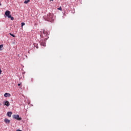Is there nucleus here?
<instances>
[{"label": "nucleus", "mask_w": 131, "mask_h": 131, "mask_svg": "<svg viewBox=\"0 0 131 131\" xmlns=\"http://www.w3.org/2000/svg\"><path fill=\"white\" fill-rule=\"evenodd\" d=\"M0 6H2V4H0Z\"/></svg>", "instance_id": "obj_18"}, {"label": "nucleus", "mask_w": 131, "mask_h": 131, "mask_svg": "<svg viewBox=\"0 0 131 131\" xmlns=\"http://www.w3.org/2000/svg\"><path fill=\"white\" fill-rule=\"evenodd\" d=\"M2 105V103H0V106Z\"/></svg>", "instance_id": "obj_17"}, {"label": "nucleus", "mask_w": 131, "mask_h": 131, "mask_svg": "<svg viewBox=\"0 0 131 131\" xmlns=\"http://www.w3.org/2000/svg\"><path fill=\"white\" fill-rule=\"evenodd\" d=\"M50 1H54V0H50Z\"/></svg>", "instance_id": "obj_19"}, {"label": "nucleus", "mask_w": 131, "mask_h": 131, "mask_svg": "<svg viewBox=\"0 0 131 131\" xmlns=\"http://www.w3.org/2000/svg\"><path fill=\"white\" fill-rule=\"evenodd\" d=\"M0 74H2V70L0 69Z\"/></svg>", "instance_id": "obj_16"}, {"label": "nucleus", "mask_w": 131, "mask_h": 131, "mask_svg": "<svg viewBox=\"0 0 131 131\" xmlns=\"http://www.w3.org/2000/svg\"><path fill=\"white\" fill-rule=\"evenodd\" d=\"M4 122H5V123L8 124L10 123V122H11V121L9 120V119H5Z\"/></svg>", "instance_id": "obj_6"}, {"label": "nucleus", "mask_w": 131, "mask_h": 131, "mask_svg": "<svg viewBox=\"0 0 131 131\" xmlns=\"http://www.w3.org/2000/svg\"><path fill=\"white\" fill-rule=\"evenodd\" d=\"M41 46H42L43 47H46V41H43L40 42Z\"/></svg>", "instance_id": "obj_8"}, {"label": "nucleus", "mask_w": 131, "mask_h": 131, "mask_svg": "<svg viewBox=\"0 0 131 131\" xmlns=\"http://www.w3.org/2000/svg\"><path fill=\"white\" fill-rule=\"evenodd\" d=\"M7 115L9 117H11V116H12V112H8L7 114Z\"/></svg>", "instance_id": "obj_9"}, {"label": "nucleus", "mask_w": 131, "mask_h": 131, "mask_svg": "<svg viewBox=\"0 0 131 131\" xmlns=\"http://www.w3.org/2000/svg\"><path fill=\"white\" fill-rule=\"evenodd\" d=\"M13 117L14 119H16V120H21L22 118H20V116L18 115H14L13 116Z\"/></svg>", "instance_id": "obj_3"}, {"label": "nucleus", "mask_w": 131, "mask_h": 131, "mask_svg": "<svg viewBox=\"0 0 131 131\" xmlns=\"http://www.w3.org/2000/svg\"><path fill=\"white\" fill-rule=\"evenodd\" d=\"M29 2H30V0H26L24 2V4H28Z\"/></svg>", "instance_id": "obj_11"}, {"label": "nucleus", "mask_w": 131, "mask_h": 131, "mask_svg": "<svg viewBox=\"0 0 131 131\" xmlns=\"http://www.w3.org/2000/svg\"><path fill=\"white\" fill-rule=\"evenodd\" d=\"M43 18L46 21L53 22L55 20V16L53 13H49L47 16H43Z\"/></svg>", "instance_id": "obj_1"}, {"label": "nucleus", "mask_w": 131, "mask_h": 131, "mask_svg": "<svg viewBox=\"0 0 131 131\" xmlns=\"http://www.w3.org/2000/svg\"><path fill=\"white\" fill-rule=\"evenodd\" d=\"M43 33L45 35V36H48V35H49L48 31H46L45 30H43Z\"/></svg>", "instance_id": "obj_5"}, {"label": "nucleus", "mask_w": 131, "mask_h": 131, "mask_svg": "<svg viewBox=\"0 0 131 131\" xmlns=\"http://www.w3.org/2000/svg\"><path fill=\"white\" fill-rule=\"evenodd\" d=\"M4 105L7 106V107H9V106H10V103L8 101H5L4 102Z\"/></svg>", "instance_id": "obj_4"}, {"label": "nucleus", "mask_w": 131, "mask_h": 131, "mask_svg": "<svg viewBox=\"0 0 131 131\" xmlns=\"http://www.w3.org/2000/svg\"><path fill=\"white\" fill-rule=\"evenodd\" d=\"M4 97H5V98H7L8 97H11V94H10L9 93H6L5 94H4Z\"/></svg>", "instance_id": "obj_7"}, {"label": "nucleus", "mask_w": 131, "mask_h": 131, "mask_svg": "<svg viewBox=\"0 0 131 131\" xmlns=\"http://www.w3.org/2000/svg\"><path fill=\"white\" fill-rule=\"evenodd\" d=\"M21 83H18V84H17V85H18V86H20V85H21Z\"/></svg>", "instance_id": "obj_15"}, {"label": "nucleus", "mask_w": 131, "mask_h": 131, "mask_svg": "<svg viewBox=\"0 0 131 131\" xmlns=\"http://www.w3.org/2000/svg\"><path fill=\"white\" fill-rule=\"evenodd\" d=\"M24 25H25V23H21V26L23 27V26H24Z\"/></svg>", "instance_id": "obj_14"}, {"label": "nucleus", "mask_w": 131, "mask_h": 131, "mask_svg": "<svg viewBox=\"0 0 131 131\" xmlns=\"http://www.w3.org/2000/svg\"><path fill=\"white\" fill-rule=\"evenodd\" d=\"M10 35H11V36H12L13 37H15V35L11 34V33H9Z\"/></svg>", "instance_id": "obj_12"}, {"label": "nucleus", "mask_w": 131, "mask_h": 131, "mask_svg": "<svg viewBox=\"0 0 131 131\" xmlns=\"http://www.w3.org/2000/svg\"><path fill=\"white\" fill-rule=\"evenodd\" d=\"M3 48H4V45H0V51H3Z\"/></svg>", "instance_id": "obj_10"}, {"label": "nucleus", "mask_w": 131, "mask_h": 131, "mask_svg": "<svg viewBox=\"0 0 131 131\" xmlns=\"http://www.w3.org/2000/svg\"><path fill=\"white\" fill-rule=\"evenodd\" d=\"M5 15L6 16H7V17H8V18H9L11 19V20H14V17H12V15H11V12L9 10H7L5 12Z\"/></svg>", "instance_id": "obj_2"}, {"label": "nucleus", "mask_w": 131, "mask_h": 131, "mask_svg": "<svg viewBox=\"0 0 131 131\" xmlns=\"http://www.w3.org/2000/svg\"><path fill=\"white\" fill-rule=\"evenodd\" d=\"M57 10H59V11H62V8L59 7V8H57Z\"/></svg>", "instance_id": "obj_13"}]
</instances>
